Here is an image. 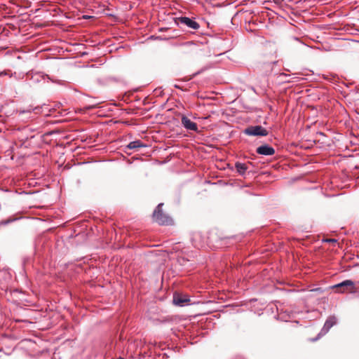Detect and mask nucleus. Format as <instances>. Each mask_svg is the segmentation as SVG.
I'll list each match as a JSON object with an SVG mask.
<instances>
[{
	"instance_id": "obj_12",
	"label": "nucleus",
	"mask_w": 359,
	"mask_h": 359,
	"mask_svg": "<svg viewBox=\"0 0 359 359\" xmlns=\"http://www.w3.org/2000/svg\"><path fill=\"white\" fill-rule=\"evenodd\" d=\"M11 221H12V220H9V219L6 220V221H2V222H1V224H4V225H5V224H8V223H10Z\"/></svg>"
},
{
	"instance_id": "obj_1",
	"label": "nucleus",
	"mask_w": 359,
	"mask_h": 359,
	"mask_svg": "<svg viewBox=\"0 0 359 359\" xmlns=\"http://www.w3.org/2000/svg\"><path fill=\"white\" fill-rule=\"evenodd\" d=\"M163 203H159L153 213V219L160 225H170L172 224V219L168 215L163 212Z\"/></svg>"
},
{
	"instance_id": "obj_14",
	"label": "nucleus",
	"mask_w": 359,
	"mask_h": 359,
	"mask_svg": "<svg viewBox=\"0 0 359 359\" xmlns=\"http://www.w3.org/2000/svg\"><path fill=\"white\" fill-rule=\"evenodd\" d=\"M5 74L4 72H1L0 76Z\"/></svg>"
},
{
	"instance_id": "obj_13",
	"label": "nucleus",
	"mask_w": 359,
	"mask_h": 359,
	"mask_svg": "<svg viewBox=\"0 0 359 359\" xmlns=\"http://www.w3.org/2000/svg\"><path fill=\"white\" fill-rule=\"evenodd\" d=\"M273 1L276 3V4H280L281 2L283 1V0H273Z\"/></svg>"
},
{
	"instance_id": "obj_8",
	"label": "nucleus",
	"mask_w": 359,
	"mask_h": 359,
	"mask_svg": "<svg viewBox=\"0 0 359 359\" xmlns=\"http://www.w3.org/2000/svg\"><path fill=\"white\" fill-rule=\"evenodd\" d=\"M190 302V299L185 297H182L180 295H175L173 297V302L175 305L183 306L186 303Z\"/></svg>"
},
{
	"instance_id": "obj_11",
	"label": "nucleus",
	"mask_w": 359,
	"mask_h": 359,
	"mask_svg": "<svg viewBox=\"0 0 359 359\" xmlns=\"http://www.w3.org/2000/svg\"><path fill=\"white\" fill-rule=\"evenodd\" d=\"M324 241L327 242V243H337V240L333 239V238L325 239Z\"/></svg>"
},
{
	"instance_id": "obj_7",
	"label": "nucleus",
	"mask_w": 359,
	"mask_h": 359,
	"mask_svg": "<svg viewBox=\"0 0 359 359\" xmlns=\"http://www.w3.org/2000/svg\"><path fill=\"white\" fill-rule=\"evenodd\" d=\"M257 153L264 156H271L274 154L275 149L268 144H264L257 148Z\"/></svg>"
},
{
	"instance_id": "obj_3",
	"label": "nucleus",
	"mask_w": 359,
	"mask_h": 359,
	"mask_svg": "<svg viewBox=\"0 0 359 359\" xmlns=\"http://www.w3.org/2000/svg\"><path fill=\"white\" fill-rule=\"evenodd\" d=\"M244 133L250 136H266L268 131L261 126H250L245 129Z\"/></svg>"
},
{
	"instance_id": "obj_5",
	"label": "nucleus",
	"mask_w": 359,
	"mask_h": 359,
	"mask_svg": "<svg viewBox=\"0 0 359 359\" xmlns=\"http://www.w3.org/2000/svg\"><path fill=\"white\" fill-rule=\"evenodd\" d=\"M181 123L183 127L188 130H192L194 132L198 131L197 124L184 115L181 118Z\"/></svg>"
},
{
	"instance_id": "obj_10",
	"label": "nucleus",
	"mask_w": 359,
	"mask_h": 359,
	"mask_svg": "<svg viewBox=\"0 0 359 359\" xmlns=\"http://www.w3.org/2000/svg\"><path fill=\"white\" fill-rule=\"evenodd\" d=\"M144 147H145V145L143 144L140 140L130 142L127 146V147L130 149H135Z\"/></svg>"
},
{
	"instance_id": "obj_4",
	"label": "nucleus",
	"mask_w": 359,
	"mask_h": 359,
	"mask_svg": "<svg viewBox=\"0 0 359 359\" xmlns=\"http://www.w3.org/2000/svg\"><path fill=\"white\" fill-rule=\"evenodd\" d=\"M177 24L183 25L187 26V27L193 29H198L200 27L199 24L193 19H191L188 17H180L176 20Z\"/></svg>"
},
{
	"instance_id": "obj_6",
	"label": "nucleus",
	"mask_w": 359,
	"mask_h": 359,
	"mask_svg": "<svg viewBox=\"0 0 359 359\" xmlns=\"http://www.w3.org/2000/svg\"><path fill=\"white\" fill-rule=\"evenodd\" d=\"M337 319L334 316H331L326 320L319 334L324 335L328 332L330 328L337 324Z\"/></svg>"
},
{
	"instance_id": "obj_2",
	"label": "nucleus",
	"mask_w": 359,
	"mask_h": 359,
	"mask_svg": "<svg viewBox=\"0 0 359 359\" xmlns=\"http://www.w3.org/2000/svg\"><path fill=\"white\" fill-rule=\"evenodd\" d=\"M331 289H335V292L344 294L346 292H355V283L351 280H345L339 283L332 285Z\"/></svg>"
},
{
	"instance_id": "obj_9",
	"label": "nucleus",
	"mask_w": 359,
	"mask_h": 359,
	"mask_svg": "<svg viewBox=\"0 0 359 359\" xmlns=\"http://www.w3.org/2000/svg\"><path fill=\"white\" fill-rule=\"evenodd\" d=\"M235 167L236 168L237 172L241 175H245V172H246V170L248 169V167H247L246 164L243 163H240V162L236 163Z\"/></svg>"
}]
</instances>
